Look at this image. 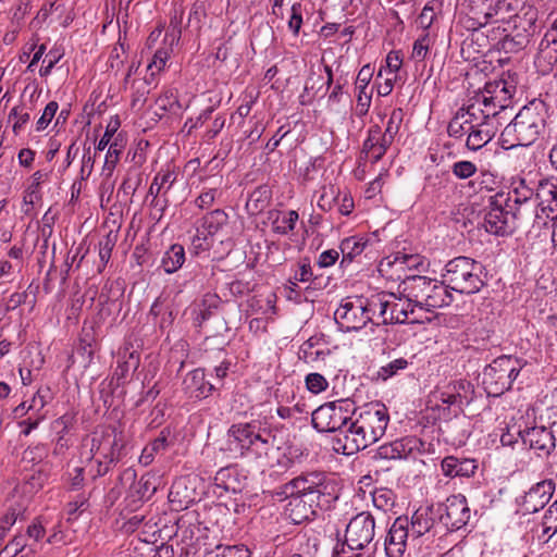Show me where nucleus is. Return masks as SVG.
I'll return each mask as SVG.
<instances>
[{
	"label": "nucleus",
	"instance_id": "1",
	"mask_svg": "<svg viewBox=\"0 0 557 557\" xmlns=\"http://www.w3.org/2000/svg\"><path fill=\"white\" fill-rule=\"evenodd\" d=\"M389 416L382 404H370L350 421L343 436L334 438V449L344 455H352L377 442L385 433Z\"/></svg>",
	"mask_w": 557,
	"mask_h": 557
},
{
	"label": "nucleus",
	"instance_id": "2",
	"mask_svg": "<svg viewBox=\"0 0 557 557\" xmlns=\"http://www.w3.org/2000/svg\"><path fill=\"white\" fill-rule=\"evenodd\" d=\"M274 438L272 432L262 428L259 421L233 423L226 432L225 446L221 449L235 458L258 460L270 455Z\"/></svg>",
	"mask_w": 557,
	"mask_h": 557
},
{
	"label": "nucleus",
	"instance_id": "3",
	"mask_svg": "<svg viewBox=\"0 0 557 557\" xmlns=\"http://www.w3.org/2000/svg\"><path fill=\"white\" fill-rule=\"evenodd\" d=\"M546 114L543 101L524 106L502 132L503 144H508V148L532 145L545 129Z\"/></svg>",
	"mask_w": 557,
	"mask_h": 557
},
{
	"label": "nucleus",
	"instance_id": "4",
	"mask_svg": "<svg viewBox=\"0 0 557 557\" xmlns=\"http://www.w3.org/2000/svg\"><path fill=\"white\" fill-rule=\"evenodd\" d=\"M283 496H299L327 509L337 499L336 486L324 472H302L281 486Z\"/></svg>",
	"mask_w": 557,
	"mask_h": 557
},
{
	"label": "nucleus",
	"instance_id": "5",
	"mask_svg": "<svg viewBox=\"0 0 557 557\" xmlns=\"http://www.w3.org/2000/svg\"><path fill=\"white\" fill-rule=\"evenodd\" d=\"M443 278L451 290L472 295L485 285L486 272L481 262L460 256L446 263Z\"/></svg>",
	"mask_w": 557,
	"mask_h": 557
},
{
	"label": "nucleus",
	"instance_id": "6",
	"mask_svg": "<svg viewBox=\"0 0 557 557\" xmlns=\"http://www.w3.org/2000/svg\"><path fill=\"white\" fill-rule=\"evenodd\" d=\"M403 293L413 300L416 306L435 309L448 306L453 301L444 281L437 283L426 276L410 275L403 281Z\"/></svg>",
	"mask_w": 557,
	"mask_h": 557
},
{
	"label": "nucleus",
	"instance_id": "7",
	"mask_svg": "<svg viewBox=\"0 0 557 557\" xmlns=\"http://www.w3.org/2000/svg\"><path fill=\"white\" fill-rule=\"evenodd\" d=\"M521 369V361L516 357L504 355L494 359L482 373V386L487 396L499 397L510 389Z\"/></svg>",
	"mask_w": 557,
	"mask_h": 557
},
{
	"label": "nucleus",
	"instance_id": "8",
	"mask_svg": "<svg viewBox=\"0 0 557 557\" xmlns=\"http://www.w3.org/2000/svg\"><path fill=\"white\" fill-rule=\"evenodd\" d=\"M354 412L355 406L349 399L326 403L312 412V425L319 432H338L337 436H343Z\"/></svg>",
	"mask_w": 557,
	"mask_h": 557
},
{
	"label": "nucleus",
	"instance_id": "9",
	"mask_svg": "<svg viewBox=\"0 0 557 557\" xmlns=\"http://www.w3.org/2000/svg\"><path fill=\"white\" fill-rule=\"evenodd\" d=\"M124 447L122 432L116 428L108 426L96 431L90 437V454L110 461H119Z\"/></svg>",
	"mask_w": 557,
	"mask_h": 557
},
{
	"label": "nucleus",
	"instance_id": "10",
	"mask_svg": "<svg viewBox=\"0 0 557 557\" xmlns=\"http://www.w3.org/2000/svg\"><path fill=\"white\" fill-rule=\"evenodd\" d=\"M374 530V517L368 511H362L347 524L345 543L350 549H363L373 541Z\"/></svg>",
	"mask_w": 557,
	"mask_h": 557
},
{
	"label": "nucleus",
	"instance_id": "11",
	"mask_svg": "<svg viewBox=\"0 0 557 557\" xmlns=\"http://www.w3.org/2000/svg\"><path fill=\"white\" fill-rule=\"evenodd\" d=\"M334 319L339 327L346 332L358 331L372 321L368 314L366 302L361 299L344 300L334 312Z\"/></svg>",
	"mask_w": 557,
	"mask_h": 557
},
{
	"label": "nucleus",
	"instance_id": "12",
	"mask_svg": "<svg viewBox=\"0 0 557 557\" xmlns=\"http://www.w3.org/2000/svg\"><path fill=\"white\" fill-rule=\"evenodd\" d=\"M505 194L498 193L491 198L490 206L487 207L483 226L486 232L494 235H504L513 233L507 207H505Z\"/></svg>",
	"mask_w": 557,
	"mask_h": 557
},
{
	"label": "nucleus",
	"instance_id": "13",
	"mask_svg": "<svg viewBox=\"0 0 557 557\" xmlns=\"http://www.w3.org/2000/svg\"><path fill=\"white\" fill-rule=\"evenodd\" d=\"M440 520L450 531L465 527L470 519V508L463 495H451L440 505Z\"/></svg>",
	"mask_w": 557,
	"mask_h": 557
},
{
	"label": "nucleus",
	"instance_id": "14",
	"mask_svg": "<svg viewBox=\"0 0 557 557\" xmlns=\"http://www.w3.org/2000/svg\"><path fill=\"white\" fill-rule=\"evenodd\" d=\"M519 435L523 445L534 450L539 457H548L556 447V437L550 428L533 426L519 431Z\"/></svg>",
	"mask_w": 557,
	"mask_h": 557
},
{
	"label": "nucleus",
	"instance_id": "15",
	"mask_svg": "<svg viewBox=\"0 0 557 557\" xmlns=\"http://www.w3.org/2000/svg\"><path fill=\"white\" fill-rule=\"evenodd\" d=\"M409 521L407 517H398L385 539V552L388 557H403L409 536Z\"/></svg>",
	"mask_w": 557,
	"mask_h": 557
},
{
	"label": "nucleus",
	"instance_id": "16",
	"mask_svg": "<svg viewBox=\"0 0 557 557\" xmlns=\"http://www.w3.org/2000/svg\"><path fill=\"white\" fill-rule=\"evenodd\" d=\"M554 492L552 481H542L530 488L523 498V508L528 513L537 512L549 502Z\"/></svg>",
	"mask_w": 557,
	"mask_h": 557
},
{
	"label": "nucleus",
	"instance_id": "17",
	"mask_svg": "<svg viewBox=\"0 0 557 557\" xmlns=\"http://www.w3.org/2000/svg\"><path fill=\"white\" fill-rule=\"evenodd\" d=\"M476 107H467L459 109L447 126V133L450 137L460 138L469 134L474 127V123L480 119Z\"/></svg>",
	"mask_w": 557,
	"mask_h": 557
},
{
	"label": "nucleus",
	"instance_id": "18",
	"mask_svg": "<svg viewBox=\"0 0 557 557\" xmlns=\"http://www.w3.org/2000/svg\"><path fill=\"white\" fill-rule=\"evenodd\" d=\"M284 497L289 499L286 506V515L295 524L313 519L317 516V510L320 509V505L311 503L306 498L299 496Z\"/></svg>",
	"mask_w": 557,
	"mask_h": 557
},
{
	"label": "nucleus",
	"instance_id": "19",
	"mask_svg": "<svg viewBox=\"0 0 557 557\" xmlns=\"http://www.w3.org/2000/svg\"><path fill=\"white\" fill-rule=\"evenodd\" d=\"M540 202H525L522 205H507L513 232L527 227L534 219H541L542 215L537 212Z\"/></svg>",
	"mask_w": 557,
	"mask_h": 557
},
{
	"label": "nucleus",
	"instance_id": "20",
	"mask_svg": "<svg viewBox=\"0 0 557 557\" xmlns=\"http://www.w3.org/2000/svg\"><path fill=\"white\" fill-rule=\"evenodd\" d=\"M515 90L516 87L511 83L498 79L486 83L482 92L486 94L490 101L499 107V110H505L509 106Z\"/></svg>",
	"mask_w": 557,
	"mask_h": 557
},
{
	"label": "nucleus",
	"instance_id": "21",
	"mask_svg": "<svg viewBox=\"0 0 557 557\" xmlns=\"http://www.w3.org/2000/svg\"><path fill=\"white\" fill-rule=\"evenodd\" d=\"M473 126L468 134L466 146L468 149L476 151L493 139L497 132V123L476 120Z\"/></svg>",
	"mask_w": 557,
	"mask_h": 557
},
{
	"label": "nucleus",
	"instance_id": "22",
	"mask_svg": "<svg viewBox=\"0 0 557 557\" xmlns=\"http://www.w3.org/2000/svg\"><path fill=\"white\" fill-rule=\"evenodd\" d=\"M442 471L449 478H470L475 473L478 465L474 459L447 456L442 460Z\"/></svg>",
	"mask_w": 557,
	"mask_h": 557
},
{
	"label": "nucleus",
	"instance_id": "23",
	"mask_svg": "<svg viewBox=\"0 0 557 557\" xmlns=\"http://www.w3.org/2000/svg\"><path fill=\"white\" fill-rule=\"evenodd\" d=\"M183 386L186 393L194 398H206L213 391L214 386L205 379V371L202 369H195L190 371L183 381Z\"/></svg>",
	"mask_w": 557,
	"mask_h": 557
},
{
	"label": "nucleus",
	"instance_id": "24",
	"mask_svg": "<svg viewBox=\"0 0 557 557\" xmlns=\"http://www.w3.org/2000/svg\"><path fill=\"white\" fill-rule=\"evenodd\" d=\"M298 219L299 214L295 210L284 212L273 209L268 211V221L271 223L272 231L278 235H287L293 232Z\"/></svg>",
	"mask_w": 557,
	"mask_h": 557
},
{
	"label": "nucleus",
	"instance_id": "25",
	"mask_svg": "<svg viewBox=\"0 0 557 557\" xmlns=\"http://www.w3.org/2000/svg\"><path fill=\"white\" fill-rule=\"evenodd\" d=\"M410 443L411 441L406 438L386 443L375 450L372 458L374 460H396L407 458L412 450Z\"/></svg>",
	"mask_w": 557,
	"mask_h": 557
},
{
	"label": "nucleus",
	"instance_id": "26",
	"mask_svg": "<svg viewBox=\"0 0 557 557\" xmlns=\"http://www.w3.org/2000/svg\"><path fill=\"white\" fill-rule=\"evenodd\" d=\"M495 0H467L469 18L473 28L485 26L492 20L493 3Z\"/></svg>",
	"mask_w": 557,
	"mask_h": 557
},
{
	"label": "nucleus",
	"instance_id": "27",
	"mask_svg": "<svg viewBox=\"0 0 557 557\" xmlns=\"http://www.w3.org/2000/svg\"><path fill=\"white\" fill-rule=\"evenodd\" d=\"M139 366V355L137 351L125 347L119 354L117 367L114 371V377L117 383H123L131 372L136 371Z\"/></svg>",
	"mask_w": 557,
	"mask_h": 557
},
{
	"label": "nucleus",
	"instance_id": "28",
	"mask_svg": "<svg viewBox=\"0 0 557 557\" xmlns=\"http://www.w3.org/2000/svg\"><path fill=\"white\" fill-rule=\"evenodd\" d=\"M511 190L505 194V207L507 205H522L525 202L539 201L537 195L534 196V191L525 183V180H519L511 184Z\"/></svg>",
	"mask_w": 557,
	"mask_h": 557
},
{
	"label": "nucleus",
	"instance_id": "29",
	"mask_svg": "<svg viewBox=\"0 0 557 557\" xmlns=\"http://www.w3.org/2000/svg\"><path fill=\"white\" fill-rule=\"evenodd\" d=\"M271 199V188L268 185H260L249 195L246 202V210L250 215H257L268 208Z\"/></svg>",
	"mask_w": 557,
	"mask_h": 557
},
{
	"label": "nucleus",
	"instance_id": "30",
	"mask_svg": "<svg viewBox=\"0 0 557 557\" xmlns=\"http://www.w3.org/2000/svg\"><path fill=\"white\" fill-rule=\"evenodd\" d=\"M176 180V175L172 171H165V172H159L153 178V182L151 183L148 196H152L151 206L158 207L159 206V196H165L166 193L171 189L172 185L174 184Z\"/></svg>",
	"mask_w": 557,
	"mask_h": 557
},
{
	"label": "nucleus",
	"instance_id": "31",
	"mask_svg": "<svg viewBox=\"0 0 557 557\" xmlns=\"http://www.w3.org/2000/svg\"><path fill=\"white\" fill-rule=\"evenodd\" d=\"M468 107H476L479 110L478 116H480L479 121H488V123H496V116L502 111L499 107H496L490 101L488 96L482 91L474 97L473 101L468 104Z\"/></svg>",
	"mask_w": 557,
	"mask_h": 557
},
{
	"label": "nucleus",
	"instance_id": "32",
	"mask_svg": "<svg viewBox=\"0 0 557 557\" xmlns=\"http://www.w3.org/2000/svg\"><path fill=\"white\" fill-rule=\"evenodd\" d=\"M185 262V250L180 244H173L162 257L161 267L168 274L176 272Z\"/></svg>",
	"mask_w": 557,
	"mask_h": 557
},
{
	"label": "nucleus",
	"instance_id": "33",
	"mask_svg": "<svg viewBox=\"0 0 557 557\" xmlns=\"http://www.w3.org/2000/svg\"><path fill=\"white\" fill-rule=\"evenodd\" d=\"M220 305L221 298L216 294H205L201 301L197 305V309L194 310L196 313L195 321L197 324L201 325L203 322L209 320Z\"/></svg>",
	"mask_w": 557,
	"mask_h": 557
},
{
	"label": "nucleus",
	"instance_id": "34",
	"mask_svg": "<svg viewBox=\"0 0 557 557\" xmlns=\"http://www.w3.org/2000/svg\"><path fill=\"white\" fill-rule=\"evenodd\" d=\"M170 432L164 429L160 432V435L154 438L150 444H148L147 446L144 447L143 451H141V455L139 456V462L147 467L149 466L153 459H154V456L157 454H159L160 451H163L165 450V448L168 447V436H169Z\"/></svg>",
	"mask_w": 557,
	"mask_h": 557
},
{
	"label": "nucleus",
	"instance_id": "35",
	"mask_svg": "<svg viewBox=\"0 0 557 557\" xmlns=\"http://www.w3.org/2000/svg\"><path fill=\"white\" fill-rule=\"evenodd\" d=\"M368 314L373 318L377 314L376 324H388L387 318L391 310L392 301L386 298V295H377L369 299L367 302Z\"/></svg>",
	"mask_w": 557,
	"mask_h": 557
},
{
	"label": "nucleus",
	"instance_id": "36",
	"mask_svg": "<svg viewBox=\"0 0 557 557\" xmlns=\"http://www.w3.org/2000/svg\"><path fill=\"white\" fill-rule=\"evenodd\" d=\"M368 244L363 237L351 236L342 240L339 245L343 259L341 264L351 262L357 256L361 255Z\"/></svg>",
	"mask_w": 557,
	"mask_h": 557
},
{
	"label": "nucleus",
	"instance_id": "37",
	"mask_svg": "<svg viewBox=\"0 0 557 557\" xmlns=\"http://www.w3.org/2000/svg\"><path fill=\"white\" fill-rule=\"evenodd\" d=\"M228 221V215L221 209L213 210L202 218V228L211 237L221 231Z\"/></svg>",
	"mask_w": 557,
	"mask_h": 557
},
{
	"label": "nucleus",
	"instance_id": "38",
	"mask_svg": "<svg viewBox=\"0 0 557 557\" xmlns=\"http://www.w3.org/2000/svg\"><path fill=\"white\" fill-rule=\"evenodd\" d=\"M169 499L172 504H177L178 507H187L194 500L193 492L187 490L186 480H176L170 490Z\"/></svg>",
	"mask_w": 557,
	"mask_h": 557
},
{
	"label": "nucleus",
	"instance_id": "39",
	"mask_svg": "<svg viewBox=\"0 0 557 557\" xmlns=\"http://www.w3.org/2000/svg\"><path fill=\"white\" fill-rule=\"evenodd\" d=\"M423 262L419 255H406V253H397L393 261L388 258L386 260L381 261L380 271H384V267H396L398 270L407 269H418L422 265Z\"/></svg>",
	"mask_w": 557,
	"mask_h": 557
},
{
	"label": "nucleus",
	"instance_id": "40",
	"mask_svg": "<svg viewBox=\"0 0 557 557\" xmlns=\"http://www.w3.org/2000/svg\"><path fill=\"white\" fill-rule=\"evenodd\" d=\"M409 361L406 358H396L385 366H382L372 376L373 381H387L388 379L397 375L399 371L406 370Z\"/></svg>",
	"mask_w": 557,
	"mask_h": 557
},
{
	"label": "nucleus",
	"instance_id": "41",
	"mask_svg": "<svg viewBox=\"0 0 557 557\" xmlns=\"http://www.w3.org/2000/svg\"><path fill=\"white\" fill-rule=\"evenodd\" d=\"M518 0H495L493 3L492 18L496 22H505L516 15Z\"/></svg>",
	"mask_w": 557,
	"mask_h": 557
},
{
	"label": "nucleus",
	"instance_id": "42",
	"mask_svg": "<svg viewBox=\"0 0 557 557\" xmlns=\"http://www.w3.org/2000/svg\"><path fill=\"white\" fill-rule=\"evenodd\" d=\"M412 302L414 304V301L410 300L408 297L407 302L392 301L391 310L388 313L389 315L387 318L388 324L406 323L409 318V313H413Z\"/></svg>",
	"mask_w": 557,
	"mask_h": 557
},
{
	"label": "nucleus",
	"instance_id": "43",
	"mask_svg": "<svg viewBox=\"0 0 557 557\" xmlns=\"http://www.w3.org/2000/svg\"><path fill=\"white\" fill-rule=\"evenodd\" d=\"M410 527L409 533L414 537H420L431 530L433 520L426 510H417L411 518Z\"/></svg>",
	"mask_w": 557,
	"mask_h": 557
},
{
	"label": "nucleus",
	"instance_id": "44",
	"mask_svg": "<svg viewBox=\"0 0 557 557\" xmlns=\"http://www.w3.org/2000/svg\"><path fill=\"white\" fill-rule=\"evenodd\" d=\"M330 355L329 350L317 347L313 338L308 339L300 346L299 358L306 363H313L323 360L325 356Z\"/></svg>",
	"mask_w": 557,
	"mask_h": 557
},
{
	"label": "nucleus",
	"instance_id": "45",
	"mask_svg": "<svg viewBox=\"0 0 557 557\" xmlns=\"http://www.w3.org/2000/svg\"><path fill=\"white\" fill-rule=\"evenodd\" d=\"M450 391L456 395L459 404L469 405L474 399V387L466 381L459 380L447 385Z\"/></svg>",
	"mask_w": 557,
	"mask_h": 557
},
{
	"label": "nucleus",
	"instance_id": "46",
	"mask_svg": "<svg viewBox=\"0 0 557 557\" xmlns=\"http://www.w3.org/2000/svg\"><path fill=\"white\" fill-rule=\"evenodd\" d=\"M528 42V37L524 34H517L515 36L506 35L502 38L497 46L499 50H503L505 53H516L523 49V47Z\"/></svg>",
	"mask_w": 557,
	"mask_h": 557
},
{
	"label": "nucleus",
	"instance_id": "47",
	"mask_svg": "<svg viewBox=\"0 0 557 557\" xmlns=\"http://www.w3.org/2000/svg\"><path fill=\"white\" fill-rule=\"evenodd\" d=\"M184 11L182 9H174V14L171 16L169 30L165 34V41L172 46L177 42L182 35V23H183Z\"/></svg>",
	"mask_w": 557,
	"mask_h": 557
},
{
	"label": "nucleus",
	"instance_id": "48",
	"mask_svg": "<svg viewBox=\"0 0 557 557\" xmlns=\"http://www.w3.org/2000/svg\"><path fill=\"white\" fill-rule=\"evenodd\" d=\"M404 119V111L401 109H394L391 113L389 120L387 122L385 132L382 135L393 143L396 134L399 132L400 125Z\"/></svg>",
	"mask_w": 557,
	"mask_h": 557
},
{
	"label": "nucleus",
	"instance_id": "49",
	"mask_svg": "<svg viewBox=\"0 0 557 557\" xmlns=\"http://www.w3.org/2000/svg\"><path fill=\"white\" fill-rule=\"evenodd\" d=\"M169 57H170V50L168 48H161L154 52L153 58L147 67V70L150 71L151 77H153L157 73H159L164 67Z\"/></svg>",
	"mask_w": 557,
	"mask_h": 557
},
{
	"label": "nucleus",
	"instance_id": "50",
	"mask_svg": "<svg viewBox=\"0 0 557 557\" xmlns=\"http://www.w3.org/2000/svg\"><path fill=\"white\" fill-rule=\"evenodd\" d=\"M122 150L123 145L119 143V138L116 137L114 141L109 146L104 161V170H108L109 172L113 171L120 159Z\"/></svg>",
	"mask_w": 557,
	"mask_h": 557
},
{
	"label": "nucleus",
	"instance_id": "51",
	"mask_svg": "<svg viewBox=\"0 0 557 557\" xmlns=\"http://www.w3.org/2000/svg\"><path fill=\"white\" fill-rule=\"evenodd\" d=\"M542 525L545 534L549 533L550 531L553 534L557 532V500L554 502L546 510L543 517Z\"/></svg>",
	"mask_w": 557,
	"mask_h": 557
},
{
	"label": "nucleus",
	"instance_id": "52",
	"mask_svg": "<svg viewBox=\"0 0 557 557\" xmlns=\"http://www.w3.org/2000/svg\"><path fill=\"white\" fill-rule=\"evenodd\" d=\"M306 386L311 393L319 394L327 388L329 383L322 374L309 373L306 376Z\"/></svg>",
	"mask_w": 557,
	"mask_h": 557
},
{
	"label": "nucleus",
	"instance_id": "53",
	"mask_svg": "<svg viewBox=\"0 0 557 557\" xmlns=\"http://www.w3.org/2000/svg\"><path fill=\"white\" fill-rule=\"evenodd\" d=\"M26 546V539L24 535L15 536L8 545L0 550V557H14L22 552Z\"/></svg>",
	"mask_w": 557,
	"mask_h": 557
},
{
	"label": "nucleus",
	"instance_id": "54",
	"mask_svg": "<svg viewBox=\"0 0 557 557\" xmlns=\"http://www.w3.org/2000/svg\"><path fill=\"white\" fill-rule=\"evenodd\" d=\"M451 171L456 177L466 180L475 174L476 165L471 161H458L453 165Z\"/></svg>",
	"mask_w": 557,
	"mask_h": 557
},
{
	"label": "nucleus",
	"instance_id": "55",
	"mask_svg": "<svg viewBox=\"0 0 557 557\" xmlns=\"http://www.w3.org/2000/svg\"><path fill=\"white\" fill-rule=\"evenodd\" d=\"M373 504L384 511L391 509L394 506L393 493L387 490L375 491L373 493Z\"/></svg>",
	"mask_w": 557,
	"mask_h": 557
},
{
	"label": "nucleus",
	"instance_id": "56",
	"mask_svg": "<svg viewBox=\"0 0 557 557\" xmlns=\"http://www.w3.org/2000/svg\"><path fill=\"white\" fill-rule=\"evenodd\" d=\"M58 109H59V104H58V102H57V101H50V102L46 106V108H45V110H44V112H42L41 116L38 119V121H37V123H36V129H37L38 132L44 131V129L49 125V123L51 122V120H52V119L54 117V115L57 114Z\"/></svg>",
	"mask_w": 557,
	"mask_h": 557
},
{
	"label": "nucleus",
	"instance_id": "57",
	"mask_svg": "<svg viewBox=\"0 0 557 557\" xmlns=\"http://www.w3.org/2000/svg\"><path fill=\"white\" fill-rule=\"evenodd\" d=\"M550 199L547 200L546 205L541 202V213L545 214L547 219H550L554 222V216H557V188L554 187L549 190Z\"/></svg>",
	"mask_w": 557,
	"mask_h": 557
},
{
	"label": "nucleus",
	"instance_id": "58",
	"mask_svg": "<svg viewBox=\"0 0 557 557\" xmlns=\"http://www.w3.org/2000/svg\"><path fill=\"white\" fill-rule=\"evenodd\" d=\"M430 38L428 35L417 39L413 44L412 58L416 61H423L429 52Z\"/></svg>",
	"mask_w": 557,
	"mask_h": 557
},
{
	"label": "nucleus",
	"instance_id": "59",
	"mask_svg": "<svg viewBox=\"0 0 557 557\" xmlns=\"http://www.w3.org/2000/svg\"><path fill=\"white\" fill-rule=\"evenodd\" d=\"M438 400L442 404L447 405L448 407L454 406L455 410L454 413L457 414L459 411H462V404H459V400L457 399L456 395L450 391L448 386L445 387L442 392H440Z\"/></svg>",
	"mask_w": 557,
	"mask_h": 557
},
{
	"label": "nucleus",
	"instance_id": "60",
	"mask_svg": "<svg viewBox=\"0 0 557 557\" xmlns=\"http://www.w3.org/2000/svg\"><path fill=\"white\" fill-rule=\"evenodd\" d=\"M382 139V132L379 125L370 127L368 137L363 143L362 152L368 154L372 148Z\"/></svg>",
	"mask_w": 557,
	"mask_h": 557
},
{
	"label": "nucleus",
	"instance_id": "61",
	"mask_svg": "<svg viewBox=\"0 0 557 557\" xmlns=\"http://www.w3.org/2000/svg\"><path fill=\"white\" fill-rule=\"evenodd\" d=\"M156 103L164 111H173L175 107H181L178 100L171 90L165 91L161 97H159Z\"/></svg>",
	"mask_w": 557,
	"mask_h": 557
},
{
	"label": "nucleus",
	"instance_id": "62",
	"mask_svg": "<svg viewBox=\"0 0 557 557\" xmlns=\"http://www.w3.org/2000/svg\"><path fill=\"white\" fill-rule=\"evenodd\" d=\"M22 515V509L11 508L10 511L0 519V539L4 535Z\"/></svg>",
	"mask_w": 557,
	"mask_h": 557
},
{
	"label": "nucleus",
	"instance_id": "63",
	"mask_svg": "<svg viewBox=\"0 0 557 557\" xmlns=\"http://www.w3.org/2000/svg\"><path fill=\"white\" fill-rule=\"evenodd\" d=\"M28 298V294L27 292H15L13 293L7 300L5 305L4 306V310H7V312H11V311H14L15 309H17L18 307H21L22 305H24L26 302Z\"/></svg>",
	"mask_w": 557,
	"mask_h": 557
},
{
	"label": "nucleus",
	"instance_id": "64",
	"mask_svg": "<svg viewBox=\"0 0 557 557\" xmlns=\"http://www.w3.org/2000/svg\"><path fill=\"white\" fill-rule=\"evenodd\" d=\"M216 557H249V550L243 545L225 546Z\"/></svg>",
	"mask_w": 557,
	"mask_h": 557
}]
</instances>
